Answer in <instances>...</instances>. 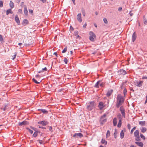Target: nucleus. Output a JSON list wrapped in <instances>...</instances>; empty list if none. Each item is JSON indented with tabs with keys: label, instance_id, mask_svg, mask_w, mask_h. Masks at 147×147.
Wrapping results in <instances>:
<instances>
[{
	"label": "nucleus",
	"instance_id": "1",
	"mask_svg": "<svg viewBox=\"0 0 147 147\" xmlns=\"http://www.w3.org/2000/svg\"><path fill=\"white\" fill-rule=\"evenodd\" d=\"M124 99L123 97L120 94H119L117 96V101L116 104V107L119 108L124 102Z\"/></svg>",
	"mask_w": 147,
	"mask_h": 147
},
{
	"label": "nucleus",
	"instance_id": "2",
	"mask_svg": "<svg viewBox=\"0 0 147 147\" xmlns=\"http://www.w3.org/2000/svg\"><path fill=\"white\" fill-rule=\"evenodd\" d=\"M96 104L94 101L90 102L89 105L87 106V109L88 111H91L95 108Z\"/></svg>",
	"mask_w": 147,
	"mask_h": 147
},
{
	"label": "nucleus",
	"instance_id": "3",
	"mask_svg": "<svg viewBox=\"0 0 147 147\" xmlns=\"http://www.w3.org/2000/svg\"><path fill=\"white\" fill-rule=\"evenodd\" d=\"M134 135L135 137V140L137 141H139L140 140L139 134V131L138 130H136L134 133Z\"/></svg>",
	"mask_w": 147,
	"mask_h": 147
},
{
	"label": "nucleus",
	"instance_id": "4",
	"mask_svg": "<svg viewBox=\"0 0 147 147\" xmlns=\"http://www.w3.org/2000/svg\"><path fill=\"white\" fill-rule=\"evenodd\" d=\"M90 35L89 39L92 41L93 42L94 41V38H96V36L95 34L92 32H89Z\"/></svg>",
	"mask_w": 147,
	"mask_h": 147
},
{
	"label": "nucleus",
	"instance_id": "5",
	"mask_svg": "<svg viewBox=\"0 0 147 147\" xmlns=\"http://www.w3.org/2000/svg\"><path fill=\"white\" fill-rule=\"evenodd\" d=\"M143 82V81L138 82L137 81H136L134 82V84L135 85L137 86L140 87L142 85Z\"/></svg>",
	"mask_w": 147,
	"mask_h": 147
},
{
	"label": "nucleus",
	"instance_id": "6",
	"mask_svg": "<svg viewBox=\"0 0 147 147\" xmlns=\"http://www.w3.org/2000/svg\"><path fill=\"white\" fill-rule=\"evenodd\" d=\"M120 110L121 111L123 116L125 118V109L123 107H121L120 109Z\"/></svg>",
	"mask_w": 147,
	"mask_h": 147
},
{
	"label": "nucleus",
	"instance_id": "7",
	"mask_svg": "<svg viewBox=\"0 0 147 147\" xmlns=\"http://www.w3.org/2000/svg\"><path fill=\"white\" fill-rule=\"evenodd\" d=\"M83 136V134L81 133H75L73 135L74 137H76V138H78V137L80 138H81Z\"/></svg>",
	"mask_w": 147,
	"mask_h": 147
},
{
	"label": "nucleus",
	"instance_id": "8",
	"mask_svg": "<svg viewBox=\"0 0 147 147\" xmlns=\"http://www.w3.org/2000/svg\"><path fill=\"white\" fill-rule=\"evenodd\" d=\"M98 107L100 110H102L105 107V105L103 102H100L99 103Z\"/></svg>",
	"mask_w": 147,
	"mask_h": 147
},
{
	"label": "nucleus",
	"instance_id": "9",
	"mask_svg": "<svg viewBox=\"0 0 147 147\" xmlns=\"http://www.w3.org/2000/svg\"><path fill=\"white\" fill-rule=\"evenodd\" d=\"M15 19L16 22L18 24V25L20 24V22L19 20L18 16L17 15H16L15 17Z\"/></svg>",
	"mask_w": 147,
	"mask_h": 147
},
{
	"label": "nucleus",
	"instance_id": "10",
	"mask_svg": "<svg viewBox=\"0 0 147 147\" xmlns=\"http://www.w3.org/2000/svg\"><path fill=\"white\" fill-rule=\"evenodd\" d=\"M77 19L78 21L80 22L82 21V19L81 18V14L80 13H79L77 15Z\"/></svg>",
	"mask_w": 147,
	"mask_h": 147
},
{
	"label": "nucleus",
	"instance_id": "11",
	"mask_svg": "<svg viewBox=\"0 0 147 147\" xmlns=\"http://www.w3.org/2000/svg\"><path fill=\"white\" fill-rule=\"evenodd\" d=\"M28 124H29V123L26 121H24L21 122H19V125H20V126L26 125H28Z\"/></svg>",
	"mask_w": 147,
	"mask_h": 147
},
{
	"label": "nucleus",
	"instance_id": "12",
	"mask_svg": "<svg viewBox=\"0 0 147 147\" xmlns=\"http://www.w3.org/2000/svg\"><path fill=\"white\" fill-rule=\"evenodd\" d=\"M28 21L26 19H24L22 23V25L24 26H26L27 24H28Z\"/></svg>",
	"mask_w": 147,
	"mask_h": 147
},
{
	"label": "nucleus",
	"instance_id": "13",
	"mask_svg": "<svg viewBox=\"0 0 147 147\" xmlns=\"http://www.w3.org/2000/svg\"><path fill=\"white\" fill-rule=\"evenodd\" d=\"M38 124H40L42 125H46L48 124V123L45 121H42L38 122Z\"/></svg>",
	"mask_w": 147,
	"mask_h": 147
},
{
	"label": "nucleus",
	"instance_id": "14",
	"mask_svg": "<svg viewBox=\"0 0 147 147\" xmlns=\"http://www.w3.org/2000/svg\"><path fill=\"white\" fill-rule=\"evenodd\" d=\"M119 72L120 74H122L123 75H124L126 74V71L123 69L120 70L119 71Z\"/></svg>",
	"mask_w": 147,
	"mask_h": 147
},
{
	"label": "nucleus",
	"instance_id": "15",
	"mask_svg": "<svg viewBox=\"0 0 147 147\" xmlns=\"http://www.w3.org/2000/svg\"><path fill=\"white\" fill-rule=\"evenodd\" d=\"M135 143L138 146L140 147H142L143 146V144L142 142H136Z\"/></svg>",
	"mask_w": 147,
	"mask_h": 147
},
{
	"label": "nucleus",
	"instance_id": "16",
	"mask_svg": "<svg viewBox=\"0 0 147 147\" xmlns=\"http://www.w3.org/2000/svg\"><path fill=\"white\" fill-rule=\"evenodd\" d=\"M136 36L135 32H134L132 36V40L133 42H134L136 39Z\"/></svg>",
	"mask_w": 147,
	"mask_h": 147
},
{
	"label": "nucleus",
	"instance_id": "17",
	"mask_svg": "<svg viewBox=\"0 0 147 147\" xmlns=\"http://www.w3.org/2000/svg\"><path fill=\"white\" fill-rule=\"evenodd\" d=\"M24 13L26 16L28 15V11L27 7L26 6H24Z\"/></svg>",
	"mask_w": 147,
	"mask_h": 147
},
{
	"label": "nucleus",
	"instance_id": "18",
	"mask_svg": "<svg viewBox=\"0 0 147 147\" xmlns=\"http://www.w3.org/2000/svg\"><path fill=\"white\" fill-rule=\"evenodd\" d=\"M139 123L141 126H145L146 124V122L145 121H140L139 122Z\"/></svg>",
	"mask_w": 147,
	"mask_h": 147
},
{
	"label": "nucleus",
	"instance_id": "19",
	"mask_svg": "<svg viewBox=\"0 0 147 147\" xmlns=\"http://www.w3.org/2000/svg\"><path fill=\"white\" fill-rule=\"evenodd\" d=\"M117 123V119L116 118H114L113 120V123L114 126H116Z\"/></svg>",
	"mask_w": 147,
	"mask_h": 147
},
{
	"label": "nucleus",
	"instance_id": "20",
	"mask_svg": "<svg viewBox=\"0 0 147 147\" xmlns=\"http://www.w3.org/2000/svg\"><path fill=\"white\" fill-rule=\"evenodd\" d=\"M38 68L39 70L40 69V68L39 67H38ZM47 68L46 67H45L44 68H42V70H40L38 71V72L39 73H40V72H42L43 71H47Z\"/></svg>",
	"mask_w": 147,
	"mask_h": 147
},
{
	"label": "nucleus",
	"instance_id": "21",
	"mask_svg": "<svg viewBox=\"0 0 147 147\" xmlns=\"http://www.w3.org/2000/svg\"><path fill=\"white\" fill-rule=\"evenodd\" d=\"M113 91V90H109L107 94V96H109L112 94Z\"/></svg>",
	"mask_w": 147,
	"mask_h": 147
},
{
	"label": "nucleus",
	"instance_id": "22",
	"mask_svg": "<svg viewBox=\"0 0 147 147\" xmlns=\"http://www.w3.org/2000/svg\"><path fill=\"white\" fill-rule=\"evenodd\" d=\"M100 121H101V123L102 124H103L106 122L107 120L106 119L102 118V117H101Z\"/></svg>",
	"mask_w": 147,
	"mask_h": 147
},
{
	"label": "nucleus",
	"instance_id": "23",
	"mask_svg": "<svg viewBox=\"0 0 147 147\" xmlns=\"http://www.w3.org/2000/svg\"><path fill=\"white\" fill-rule=\"evenodd\" d=\"M9 13H13V11H12L11 9H9L6 11V15H8Z\"/></svg>",
	"mask_w": 147,
	"mask_h": 147
},
{
	"label": "nucleus",
	"instance_id": "24",
	"mask_svg": "<svg viewBox=\"0 0 147 147\" xmlns=\"http://www.w3.org/2000/svg\"><path fill=\"white\" fill-rule=\"evenodd\" d=\"M101 143L103 144H104L105 145H106L107 144V142L105 139H102L101 140Z\"/></svg>",
	"mask_w": 147,
	"mask_h": 147
},
{
	"label": "nucleus",
	"instance_id": "25",
	"mask_svg": "<svg viewBox=\"0 0 147 147\" xmlns=\"http://www.w3.org/2000/svg\"><path fill=\"white\" fill-rule=\"evenodd\" d=\"M140 130L141 132L143 133L147 131L146 128L144 127H142L140 128Z\"/></svg>",
	"mask_w": 147,
	"mask_h": 147
},
{
	"label": "nucleus",
	"instance_id": "26",
	"mask_svg": "<svg viewBox=\"0 0 147 147\" xmlns=\"http://www.w3.org/2000/svg\"><path fill=\"white\" fill-rule=\"evenodd\" d=\"M38 111H41V112L43 113H47V111L43 109H38Z\"/></svg>",
	"mask_w": 147,
	"mask_h": 147
},
{
	"label": "nucleus",
	"instance_id": "27",
	"mask_svg": "<svg viewBox=\"0 0 147 147\" xmlns=\"http://www.w3.org/2000/svg\"><path fill=\"white\" fill-rule=\"evenodd\" d=\"M100 82H98L95 84L94 87L96 88H98V85H100V86H101V84H100Z\"/></svg>",
	"mask_w": 147,
	"mask_h": 147
},
{
	"label": "nucleus",
	"instance_id": "28",
	"mask_svg": "<svg viewBox=\"0 0 147 147\" xmlns=\"http://www.w3.org/2000/svg\"><path fill=\"white\" fill-rule=\"evenodd\" d=\"M9 6L11 9L14 7V3L11 1H10L9 3Z\"/></svg>",
	"mask_w": 147,
	"mask_h": 147
},
{
	"label": "nucleus",
	"instance_id": "29",
	"mask_svg": "<svg viewBox=\"0 0 147 147\" xmlns=\"http://www.w3.org/2000/svg\"><path fill=\"white\" fill-rule=\"evenodd\" d=\"M124 134L123 130H122L120 133V137L122 139L123 138L124 136Z\"/></svg>",
	"mask_w": 147,
	"mask_h": 147
},
{
	"label": "nucleus",
	"instance_id": "30",
	"mask_svg": "<svg viewBox=\"0 0 147 147\" xmlns=\"http://www.w3.org/2000/svg\"><path fill=\"white\" fill-rule=\"evenodd\" d=\"M121 121L122 120L121 119H119L118 124L117 125V126L118 127H121Z\"/></svg>",
	"mask_w": 147,
	"mask_h": 147
},
{
	"label": "nucleus",
	"instance_id": "31",
	"mask_svg": "<svg viewBox=\"0 0 147 147\" xmlns=\"http://www.w3.org/2000/svg\"><path fill=\"white\" fill-rule=\"evenodd\" d=\"M140 136L141 138H142L143 140H145L146 139L145 137L144 136V135L140 133Z\"/></svg>",
	"mask_w": 147,
	"mask_h": 147
},
{
	"label": "nucleus",
	"instance_id": "32",
	"mask_svg": "<svg viewBox=\"0 0 147 147\" xmlns=\"http://www.w3.org/2000/svg\"><path fill=\"white\" fill-rule=\"evenodd\" d=\"M110 136V132L109 130H108L106 134V137L107 138Z\"/></svg>",
	"mask_w": 147,
	"mask_h": 147
},
{
	"label": "nucleus",
	"instance_id": "33",
	"mask_svg": "<svg viewBox=\"0 0 147 147\" xmlns=\"http://www.w3.org/2000/svg\"><path fill=\"white\" fill-rule=\"evenodd\" d=\"M136 129V127H134L131 130V132H130V133L131 134H132L133 132V131H134Z\"/></svg>",
	"mask_w": 147,
	"mask_h": 147
},
{
	"label": "nucleus",
	"instance_id": "34",
	"mask_svg": "<svg viewBox=\"0 0 147 147\" xmlns=\"http://www.w3.org/2000/svg\"><path fill=\"white\" fill-rule=\"evenodd\" d=\"M26 129L28 131H29V132L31 134H32L33 133V131L30 129L29 128H27Z\"/></svg>",
	"mask_w": 147,
	"mask_h": 147
},
{
	"label": "nucleus",
	"instance_id": "35",
	"mask_svg": "<svg viewBox=\"0 0 147 147\" xmlns=\"http://www.w3.org/2000/svg\"><path fill=\"white\" fill-rule=\"evenodd\" d=\"M67 47H65V48L63 50L62 53H65L67 51Z\"/></svg>",
	"mask_w": 147,
	"mask_h": 147
},
{
	"label": "nucleus",
	"instance_id": "36",
	"mask_svg": "<svg viewBox=\"0 0 147 147\" xmlns=\"http://www.w3.org/2000/svg\"><path fill=\"white\" fill-rule=\"evenodd\" d=\"M22 9H19L18 11V14H22Z\"/></svg>",
	"mask_w": 147,
	"mask_h": 147
},
{
	"label": "nucleus",
	"instance_id": "37",
	"mask_svg": "<svg viewBox=\"0 0 147 147\" xmlns=\"http://www.w3.org/2000/svg\"><path fill=\"white\" fill-rule=\"evenodd\" d=\"M17 53H14V55H13V57L12 59L13 60H14V59L16 58L17 55Z\"/></svg>",
	"mask_w": 147,
	"mask_h": 147
},
{
	"label": "nucleus",
	"instance_id": "38",
	"mask_svg": "<svg viewBox=\"0 0 147 147\" xmlns=\"http://www.w3.org/2000/svg\"><path fill=\"white\" fill-rule=\"evenodd\" d=\"M64 62H65V63L66 64H67V62H68V60L66 58H65L64 59Z\"/></svg>",
	"mask_w": 147,
	"mask_h": 147
},
{
	"label": "nucleus",
	"instance_id": "39",
	"mask_svg": "<svg viewBox=\"0 0 147 147\" xmlns=\"http://www.w3.org/2000/svg\"><path fill=\"white\" fill-rule=\"evenodd\" d=\"M33 136L34 137H36L37 136V131H35V132L33 135Z\"/></svg>",
	"mask_w": 147,
	"mask_h": 147
},
{
	"label": "nucleus",
	"instance_id": "40",
	"mask_svg": "<svg viewBox=\"0 0 147 147\" xmlns=\"http://www.w3.org/2000/svg\"><path fill=\"white\" fill-rule=\"evenodd\" d=\"M3 2L2 1H0V7H3Z\"/></svg>",
	"mask_w": 147,
	"mask_h": 147
},
{
	"label": "nucleus",
	"instance_id": "41",
	"mask_svg": "<svg viewBox=\"0 0 147 147\" xmlns=\"http://www.w3.org/2000/svg\"><path fill=\"white\" fill-rule=\"evenodd\" d=\"M0 41L1 42L3 41V36L1 35H0Z\"/></svg>",
	"mask_w": 147,
	"mask_h": 147
},
{
	"label": "nucleus",
	"instance_id": "42",
	"mask_svg": "<svg viewBox=\"0 0 147 147\" xmlns=\"http://www.w3.org/2000/svg\"><path fill=\"white\" fill-rule=\"evenodd\" d=\"M117 117L118 118L120 119H121V120L122 118H121V115L120 114H119L118 115H117Z\"/></svg>",
	"mask_w": 147,
	"mask_h": 147
},
{
	"label": "nucleus",
	"instance_id": "43",
	"mask_svg": "<svg viewBox=\"0 0 147 147\" xmlns=\"http://www.w3.org/2000/svg\"><path fill=\"white\" fill-rule=\"evenodd\" d=\"M103 21H104V22L105 24H107V23L108 22L107 20V19L106 18H104L103 19Z\"/></svg>",
	"mask_w": 147,
	"mask_h": 147
},
{
	"label": "nucleus",
	"instance_id": "44",
	"mask_svg": "<svg viewBox=\"0 0 147 147\" xmlns=\"http://www.w3.org/2000/svg\"><path fill=\"white\" fill-rule=\"evenodd\" d=\"M82 14H83V16H85V13L84 10H82Z\"/></svg>",
	"mask_w": 147,
	"mask_h": 147
},
{
	"label": "nucleus",
	"instance_id": "45",
	"mask_svg": "<svg viewBox=\"0 0 147 147\" xmlns=\"http://www.w3.org/2000/svg\"><path fill=\"white\" fill-rule=\"evenodd\" d=\"M127 128L129 129H130L131 128V125L129 123L127 124Z\"/></svg>",
	"mask_w": 147,
	"mask_h": 147
},
{
	"label": "nucleus",
	"instance_id": "46",
	"mask_svg": "<svg viewBox=\"0 0 147 147\" xmlns=\"http://www.w3.org/2000/svg\"><path fill=\"white\" fill-rule=\"evenodd\" d=\"M39 0L43 3H45L47 1V0Z\"/></svg>",
	"mask_w": 147,
	"mask_h": 147
},
{
	"label": "nucleus",
	"instance_id": "47",
	"mask_svg": "<svg viewBox=\"0 0 147 147\" xmlns=\"http://www.w3.org/2000/svg\"><path fill=\"white\" fill-rule=\"evenodd\" d=\"M29 12L30 13H33V10L32 9H29Z\"/></svg>",
	"mask_w": 147,
	"mask_h": 147
},
{
	"label": "nucleus",
	"instance_id": "48",
	"mask_svg": "<svg viewBox=\"0 0 147 147\" xmlns=\"http://www.w3.org/2000/svg\"><path fill=\"white\" fill-rule=\"evenodd\" d=\"M127 91L126 89H125L123 90V93L124 95L127 93Z\"/></svg>",
	"mask_w": 147,
	"mask_h": 147
},
{
	"label": "nucleus",
	"instance_id": "49",
	"mask_svg": "<svg viewBox=\"0 0 147 147\" xmlns=\"http://www.w3.org/2000/svg\"><path fill=\"white\" fill-rule=\"evenodd\" d=\"M33 81L35 83L37 84V81L36 79H34V78H33L32 79Z\"/></svg>",
	"mask_w": 147,
	"mask_h": 147
},
{
	"label": "nucleus",
	"instance_id": "50",
	"mask_svg": "<svg viewBox=\"0 0 147 147\" xmlns=\"http://www.w3.org/2000/svg\"><path fill=\"white\" fill-rule=\"evenodd\" d=\"M106 116V115L105 114H104L103 116H102L101 117H102V118H105Z\"/></svg>",
	"mask_w": 147,
	"mask_h": 147
},
{
	"label": "nucleus",
	"instance_id": "51",
	"mask_svg": "<svg viewBox=\"0 0 147 147\" xmlns=\"http://www.w3.org/2000/svg\"><path fill=\"white\" fill-rule=\"evenodd\" d=\"M87 25L86 23L83 26V27L84 28H85Z\"/></svg>",
	"mask_w": 147,
	"mask_h": 147
},
{
	"label": "nucleus",
	"instance_id": "52",
	"mask_svg": "<svg viewBox=\"0 0 147 147\" xmlns=\"http://www.w3.org/2000/svg\"><path fill=\"white\" fill-rule=\"evenodd\" d=\"M142 79H147V77L146 76H143L142 78Z\"/></svg>",
	"mask_w": 147,
	"mask_h": 147
},
{
	"label": "nucleus",
	"instance_id": "53",
	"mask_svg": "<svg viewBox=\"0 0 147 147\" xmlns=\"http://www.w3.org/2000/svg\"><path fill=\"white\" fill-rule=\"evenodd\" d=\"M52 127L51 126H49V129L50 131H51V130L52 129Z\"/></svg>",
	"mask_w": 147,
	"mask_h": 147
},
{
	"label": "nucleus",
	"instance_id": "54",
	"mask_svg": "<svg viewBox=\"0 0 147 147\" xmlns=\"http://www.w3.org/2000/svg\"><path fill=\"white\" fill-rule=\"evenodd\" d=\"M38 141L39 142V143L40 144H42V143L43 141L42 140H39Z\"/></svg>",
	"mask_w": 147,
	"mask_h": 147
},
{
	"label": "nucleus",
	"instance_id": "55",
	"mask_svg": "<svg viewBox=\"0 0 147 147\" xmlns=\"http://www.w3.org/2000/svg\"><path fill=\"white\" fill-rule=\"evenodd\" d=\"M144 23L145 24H146L147 23V21L145 20L144 21Z\"/></svg>",
	"mask_w": 147,
	"mask_h": 147
},
{
	"label": "nucleus",
	"instance_id": "56",
	"mask_svg": "<svg viewBox=\"0 0 147 147\" xmlns=\"http://www.w3.org/2000/svg\"><path fill=\"white\" fill-rule=\"evenodd\" d=\"M18 45L20 46L21 47V46L22 45V44L21 43H20L18 44Z\"/></svg>",
	"mask_w": 147,
	"mask_h": 147
},
{
	"label": "nucleus",
	"instance_id": "57",
	"mask_svg": "<svg viewBox=\"0 0 147 147\" xmlns=\"http://www.w3.org/2000/svg\"><path fill=\"white\" fill-rule=\"evenodd\" d=\"M122 9V8L121 7H120L118 9V10L121 11Z\"/></svg>",
	"mask_w": 147,
	"mask_h": 147
},
{
	"label": "nucleus",
	"instance_id": "58",
	"mask_svg": "<svg viewBox=\"0 0 147 147\" xmlns=\"http://www.w3.org/2000/svg\"><path fill=\"white\" fill-rule=\"evenodd\" d=\"M72 1L73 2V3L74 4V5H75V0H72Z\"/></svg>",
	"mask_w": 147,
	"mask_h": 147
},
{
	"label": "nucleus",
	"instance_id": "59",
	"mask_svg": "<svg viewBox=\"0 0 147 147\" xmlns=\"http://www.w3.org/2000/svg\"><path fill=\"white\" fill-rule=\"evenodd\" d=\"M129 14H130V15L131 16H132L133 15V13H131V11H130V12L129 13Z\"/></svg>",
	"mask_w": 147,
	"mask_h": 147
},
{
	"label": "nucleus",
	"instance_id": "60",
	"mask_svg": "<svg viewBox=\"0 0 147 147\" xmlns=\"http://www.w3.org/2000/svg\"><path fill=\"white\" fill-rule=\"evenodd\" d=\"M54 54L56 55L57 56V53L56 52H55L54 53Z\"/></svg>",
	"mask_w": 147,
	"mask_h": 147
},
{
	"label": "nucleus",
	"instance_id": "61",
	"mask_svg": "<svg viewBox=\"0 0 147 147\" xmlns=\"http://www.w3.org/2000/svg\"><path fill=\"white\" fill-rule=\"evenodd\" d=\"M41 80H40L39 81L37 82V84L39 83L41 81Z\"/></svg>",
	"mask_w": 147,
	"mask_h": 147
},
{
	"label": "nucleus",
	"instance_id": "62",
	"mask_svg": "<svg viewBox=\"0 0 147 147\" xmlns=\"http://www.w3.org/2000/svg\"><path fill=\"white\" fill-rule=\"evenodd\" d=\"M130 147H136V146H135L134 145H131L130 146Z\"/></svg>",
	"mask_w": 147,
	"mask_h": 147
},
{
	"label": "nucleus",
	"instance_id": "63",
	"mask_svg": "<svg viewBox=\"0 0 147 147\" xmlns=\"http://www.w3.org/2000/svg\"><path fill=\"white\" fill-rule=\"evenodd\" d=\"M114 135L115 138H116V136L115 135V133H114Z\"/></svg>",
	"mask_w": 147,
	"mask_h": 147
},
{
	"label": "nucleus",
	"instance_id": "64",
	"mask_svg": "<svg viewBox=\"0 0 147 147\" xmlns=\"http://www.w3.org/2000/svg\"><path fill=\"white\" fill-rule=\"evenodd\" d=\"M70 53H71V55H72V54H73V52H72V51H70Z\"/></svg>",
	"mask_w": 147,
	"mask_h": 147
}]
</instances>
